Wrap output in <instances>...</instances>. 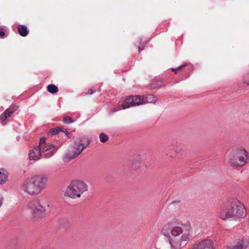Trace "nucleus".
Returning a JSON list of instances; mask_svg holds the SVG:
<instances>
[{"mask_svg": "<svg viewBox=\"0 0 249 249\" xmlns=\"http://www.w3.org/2000/svg\"><path fill=\"white\" fill-rule=\"evenodd\" d=\"M246 215L245 208L239 200H232L229 205L223 207L219 216L222 220L232 219L235 220L244 218Z\"/></svg>", "mask_w": 249, "mask_h": 249, "instance_id": "1", "label": "nucleus"}, {"mask_svg": "<svg viewBox=\"0 0 249 249\" xmlns=\"http://www.w3.org/2000/svg\"><path fill=\"white\" fill-rule=\"evenodd\" d=\"M248 160V153L242 147L233 149L230 156V163L234 166H243L247 162Z\"/></svg>", "mask_w": 249, "mask_h": 249, "instance_id": "2", "label": "nucleus"}, {"mask_svg": "<svg viewBox=\"0 0 249 249\" xmlns=\"http://www.w3.org/2000/svg\"><path fill=\"white\" fill-rule=\"evenodd\" d=\"M28 208L31 211L34 217L36 218H43L46 213V209L38 199L31 200L28 203Z\"/></svg>", "mask_w": 249, "mask_h": 249, "instance_id": "3", "label": "nucleus"}, {"mask_svg": "<svg viewBox=\"0 0 249 249\" xmlns=\"http://www.w3.org/2000/svg\"><path fill=\"white\" fill-rule=\"evenodd\" d=\"M185 231H189L190 232V230H184L182 227L179 225H174L172 223H168L164 225L162 230L161 234L165 237H168L171 236L170 233L173 237H177L179 236L180 234H183Z\"/></svg>", "mask_w": 249, "mask_h": 249, "instance_id": "4", "label": "nucleus"}, {"mask_svg": "<svg viewBox=\"0 0 249 249\" xmlns=\"http://www.w3.org/2000/svg\"><path fill=\"white\" fill-rule=\"evenodd\" d=\"M191 232L185 231L180 239H175L171 236L165 237V240L170 246V249H181L184 243L187 242L191 237Z\"/></svg>", "mask_w": 249, "mask_h": 249, "instance_id": "5", "label": "nucleus"}, {"mask_svg": "<svg viewBox=\"0 0 249 249\" xmlns=\"http://www.w3.org/2000/svg\"><path fill=\"white\" fill-rule=\"evenodd\" d=\"M20 189L24 193L31 196L39 194L31 177L27 178L22 182Z\"/></svg>", "mask_w": 249, "mask_h": 249, "instance_id": "6", "label": "nucleus"}, {"mask_svg": "<svg viewBox=\"0 0 249 249\" xmlns=\"http://www.w3.org/2000/svg\"><path fill=\"white\" fill-rule=\"evenodd\" d=\"M35 186L39 194L45 188L48 182V177L45 175H40L31 177Z\"/></svg>", "mask_w": 249, "mask_h": 249, "instance_id": "7", "label": "nucleus"}, {"mask_svg": "<svg viewBox=\"0 0 249 249\" xmlns=\"http://www.w3.org/2000/svg\"><path fill=\"white\" fill-rule=\"evenodd\" d=\"M65 196H68L71 198L78 197V181L75 180L72 181L68 186L64 193Z\"/></svg>", "mask_w": 249, "mask_h": 249, "instance_id": "8", "label": "nucleus"}, {"mask_svg": "<svg viewBox=\"0 0 249 249\" xmlns=\"http://www.w3.org/2000/svg\"><path fill=\"white\" fill-rule=\"evenodd\" d=\"M248 244V242L244 240L237 239L230 246L227 247L226 249H246Z\"/></svg>", "mask_w": 249, "mask_h": 249, "instance_id": "9", "label": "nucleus"}, {"mask_svg": "<svg viewBox=\"0 0 249 249\" xmlns=\"http://www.w3.org/2000/svg\"><path fill=\"white\" fill-rule=\"evenodd\" d=\"M131 166L134 169H137L140 167L142 157L140 154H134L129 160Z\"/></svg>", "mask_w": 249, "mask_h": 249, "instance_id": "10", "label": "nucleus"}, {"mask_svg": "<svg viewBox=\"0 0 249 249\" xmlns=\"http://www.w3.org/2000/svg\"><path fill=\"white\" fill-rule=\"evenodd\" d=\"M41 156L40 146L35 147L29 153L30 160H36L40 159Z\"/></svg>", "mask_w": 249, "mask_h": 249, "instance_id": "11", "label": "nucleus"}, {"mask_svg": "<svg viewBox=\"0 0 249 249\" xmlns=\"http://www.w3.org/2000/svg\"><path fill=\"white\" fill-rule=\"evenodd\" d=\"M133 96H130L127 97L124 101L121 107H119L118 109L114 110V112L117 111L118 110H121L122 109H124L128 108H129L131 107L134 106L133 105Z\"/></svg>", "mask_w": 249, "mask_h": 249, "instance_id": "12", "label": "nucleus"}, {"mask_svg": "<svg viewBox=\"0 0 249 249\" xmlns=\"http://www.w3.org/2000/svg\"><path fill=\"white\" fill-rule=\"evenodd\" d=\"M77 155L78 154L76 152L68 151L62 157V160L65 162H68L74 159Z\"/></svg>", "mask_w": 249, "mask_h": 249, "instance_id": "13", "label": "nucleus"}, {"mask_svg": "<svg viewBox=\"0 0 249 249\" xmlns=\"http://www.w3.org/2000/svg\"><path fill=\"white\" fill-rule=\"evenodd\" d=\"M143 96V103L144 104L147 103H155L157 100L156 96L152 94H147L146 95H142Z\"/></svg>", "mask_w": 249, "mask_h": 249, "instance_id": "14", "label": "nucleus"}, {"mask_svg": "<svg viewBox=\"0 0 249 249\" xmlns=\"http://www.w3.org/2000/svg\"><path fill=\"white\" fill-rule=\"evenodd\" d=\"M88 186L87 184L83 180H79V198L84 192L87 191Z\"/></svg>", "mask_w": 249, "mask_h": 249, "instance_id": "15", "label": "nucleus"}, {"mask_svg": "<svg viewBox=\"0 0 249 249\" xmlns=\"http://www.w3.org/2000/svg\"><path fill=\"white\" fill-rule=\"evenodd\" d=\"M133 105H134V106H139L141 105L144 104L143 103V96L142 95H135L133 96Z\"/></svg>", "mask_w": 249, "mask_h": 249, "instance_id": "16", "label": "nucleus"}, {"mask_svg": "<svg viewBox=\"0 0 249 249\" xmlns=\"http://www.w3.org/2000/svg\"><path fill=\"white\" fill-rule=\"evenodd\" d=\"M18 32L19 35L22 36H25L28 34V30L27 27L24 25H18Z\"/></svg>", "mask_w": 249, "mask_h": 249, "instance_id": "17", "label": "nucleus"}, {"mask_svg": "<svg viewBox=\"0 0 249 249\" xmlns=\"http://www.w3.org/2000/svg\"><path fill=\"white\" fill-rule=\"evenodd\" d=\"M47 90L51 93H55L58 92V89L55 85L50 84L47 86Z\"/></svg>", "mask_w": 249, "mask_h": 249, "instance_id": "18", "label": "nucleus"}, {"mask_svg": "<svg viewBox=\"0 0 249 249\" xmlns=\"http://www.w3.org/2000/svg\"><path fill=\"white\" fill-rule=\"evenodd\" d=\"M162 83V79H158L156 81H155L154 83L151 84V88L152 89H156L161 86V84Z\"/></svg>", "mask_w": 249, "mask_h": 249, "instance_id": "19", "label": "nucleus"}, {"mask_svg": "<svg viewBox=\"0 0 249 249\" xmlns=\"http://www.w3.org/2000/svg\"><path fill=\"white\" fill-rule=\"evenodd\" d=\"M57 148H55L54 149L49 151L46 153L44 155V157L45 158H50L51 157H52L57 151Z\"/></svg>", "mask_w": 249, "mask_h": 249, "instance_id": "20", "label": "nucleus"}, {"mask_svg": "<svg viewBox=\"0 0 249 249\" xmlns=\"http://www.w3.org/2000/svg\"><path fill=\"white\" fill-rule=\"evenodd\" d=\"M9 118L4 112L0 115V120H1L2 125H4L7 122V119Z\"/></svg>", "mask_w": 249, "mask_h": 249, "instance_id": "21", "label": "nucleus"}, {"mask_svg": "<svg viewBox=\"0 0 249 249\" xmlns=\"http://www.w3.org/2000/svg\"><path fill=\"white\" fill-rule=\"evenodd\" d=\"M62 129L61 127H57L56 128H53L50 130V133L52 135H55L57 134L58 132L62 131Z\"/></svg>", "mask_w": 249, "mask_h": 249, "instance_id": "22", "label": "nucleus"}, {"mask_svg": "<svg viewBox=\"0 0 249 249\" xmlns=\"http://www.w3.org/2000/svg\"><path fill=\"white\" fill-rule=\"evenodd\" d=\"M89 143V141H88L86 143H79V155L82 152L83 149L85 148Z\"/></svg>", "mask_w": 249, "mask_h": 249, "instance_id": "23", "label": "nucleus"}, {"mask_svg": "<svg viewBox=\"0 0 249 249\" xmlns=\"http://www.w3.org/2000/svg\"><path fill=\"white\" fill-rule=\"evenodd\" d=\"M75 121V120H72L71 118L68 116H65L63 118V122L65 124H69Z\"/></svg>", "mask_w": 249, "mask_h": 249, "instance_id": "24", "label": "nucleus"}, {"mask_svg": "<svg viewBox=\"0 0 249 249\" xmlns=\"http://www.w3.org/2000/svg\"><path fill=\"white\" fill-rule=\"evenodd\" d=\"M100 141L102 142H105L108 140V137L103 133L99 134Z\"/></svg>", "mask_w": 249, "mask_h": 249, "instance_id": "25", "label": "nucleus"}, {"mask_svg": "<svg viewBox=\"0 0 249 249\" xmlns=\"http://www.w3.org/2000/svg\"><path fill=\"white\" fill-rule=\"evenodd\" d=\"M7 180V176L0 172V184L4 183Z\"/></svg>", "mask_w": 249, "mask_h": 249, "instance_id": "26", "label": "nucleus"}, {"mask_svg": "<svg viewBox=\"0 0 249 249\" xmlns=\"http://www.w3.org/2000/svg\"><path fill=\"white\" fill-rule=\"evenodd\" d=\"M47 149L48 150V151L54 149L55 148H57V150L58 149V147L56 146H55L53 144H48L46 145Z\"/></svg>", "mask_w": 249, "mask_h": 249, "instance_id": "27", "label": "nucleus"}, {"mask_svg": "<svg viewBox=\"0 0 249 249\" xmlns=\"http://www.w3.org/2000/svg\"><path fill=\"white\" fill-rule=\"evenodd\" d=\"M4 113L7 114L9 117H10L14 112L12 111V110H10V109L7 108L4 111Z\"/></svg>", "mask_w": 249, "mask_h": 249, "instance_id": "28", "label": "nucleus"}, {"mask_svg": "<svg viewBox=\"0 0 249 249\" xmlns=\"http://www.w3.org/2000/svg\"><path fill=\"white\" fill-rule=\"evenodd\" d=\"M45 139L44 138H41L39 141V145L38 146H41L45 145Z\"/></svg>", "mask_w": 249, "mask_h": 249, "instance_id": "29", "label": "nucleus"}, {"mask_svg": "<svg viewBox=\"0 0 249 249\" xmlns=\"http://www.w3.org/2000/svg\"><path fill=\"white\" fill-rule=\"evenodd\" d=\"M18 106H16V105H12L9 108H8L9 109H10V110H12V111L13 112H15L18 109Z\"/></svg>", "mask_w": 249, "mask_h": 249, "instance_id": "30", "label": "nucleus"}, {"mask_svg": "<svg viewBox=\"0 0 249 249\" xmlns=\"http://www.w3.org/2000/svg\"><path fill=\"white\" fill-rule=\"evenodd\" d=\"M186 65V64H183V65L177 68L176 69H172V70L173 71H175L176 73L178 71V70H180L181 68L184 67Z\"/></svg>", "mask_w": 249, "mask_h": 249, "instance_id": "31", "label": "nucleus"}, {"mask_svg": "<svg viewBox=\"0 0 249 249\" xmlns=\"http://www.w3.org/2000/svg\"><path fill=\"white\" fill-rule=\"evenodd\" d=\"M95 89H89V90L88 91V92L87 93H86V95H91L92 94H93L94 92H95Z\"/></svg>", "mask_w": 249, "mask_h": 249, "instance_id": "32", "label": "nucleus"}, {"mask_svg": "<svg viewBox=\"0 0 249 249\" xmlns=\"http://www.w3.org/2000/svg\"><path fill=\"white\" fill-rule=\"evenodd\" d=\"M40 151H42V152H44L46 153H47V152H48V150L47 149L46 146H45V145L40 146Z\"/></svg>", "mask_w": 249, "mask_h": 249, "instance_id": "33", "label": "nucleus"}, {"mask_svg": "<svg viewBox=\"0 0 249 249\" xmlns=\"http://www.w3.org/2000/svg\"><path fill=\"white\" fill-rule=\"evenodd\" d=\"M5 35V33L3 31V28L0 27V37H3Z\"/></svg>", "mask_w": 249, "mask_h": 249, "instance_id": "34", "label": "nucleus"}, {"mask_svg": "<svg viewBox=\"0 0 249 249\" xmlns=\"http://www.w3.org/2000/svg\"><path fill=\"white\" fill-rule=\"evenodd\" d=\"M181 150H182L181 149L179 150V149H177L176 150V153L177 154H180V155H182L183 154V152H181Z\"/></svg>", "mask_w": 249, "mask_h": 249, "instance_id": "35", "label": "nucleus"}, {"mask_svg": "<svg viewBox=\"0 0 249 249\" xmlns=\"http://www.w3.org/2000/svg\"><path fill=\"white\" fill-rule=\"evenodd\" d=\"M244 83L249 86V79H244Z\"/></svg>", "mask_w": 249, "mask_h": 249, "instance_id": "36", "label": "nucleus"}, {"mask_svg": "<svg viewBox=\"0 0 249 249\" xmlns=\"http://www.w3.org/2000/svg\"><path fill=\"white\" fill-rule=\"evenodd\" d=\"M142 50V49H141L140 47H139V52H141Z\"/></svg>", "mask_w": 249, "mask_h": 249, "instance_id": "37", "label": "nucleus"}]
</instances>
